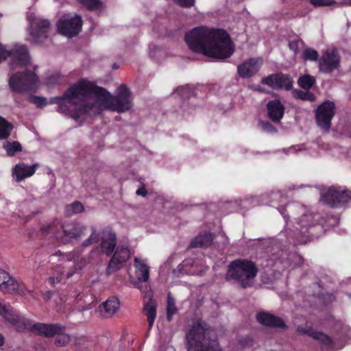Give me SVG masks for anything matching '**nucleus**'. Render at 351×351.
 Returning <instances> with one entry per match:
<instances>
[{
    "label": "nucleus",
    "instance_id": "obj_1",
    "mask_svg": "<svg viewBox=\"0 0 351 351\" xmlns=\"http://www.w3.org/2000/svg\"><path fill=\"white\" fill-rule=\"evenodd\" d=\"M184 40L190 49L208 57L226 59L234 51L230 35L220 29L195 27L186 33Z\"/></svg>",
    "mask_w": 351,
    "mask_h": 351
},
{
    "label": "nucleus",
    "instance_id": "obj_2",
    "mask_svg": "<svg viewBox=\"0 0 351 351\" xmlns=\"http://www.w3.org/2000/svg\"><path fill=\"white\" fill-rule=\"evenodd\" d=\"M88 95V115L99 114L104 110L121 113L129 110L132 106V99L130 89L121 84L115 96H112L104 88L89 82Z\"/></svg>",
    "mask_w": 351,
    "mask_h": 351
},
{
    "label": "nucleus",
    "instance_id": "obj_3",
    "mask_svg": "<svg viewBox=\"0 0 351 351\" xmlns=\"http://www.w3.org/2000/svg\"><path fill=\"white\" fill-rule=\"evenodd\" d=\"M89 82L82 80L71 86L62 97L51 99V103L58 104V111L77 120L88 115Z\"/></svg>",
    "mask_w": 351,
    "mask_h": 351
},
{
    "label": "nucleus",
    "instance_id": "obj_4",
    "mask_svg": "<svg viewBox=\"0 0 351 351\" xmlns=\"http://www.w3.org/2000/svg\"><path fill=\"white\" fill-rule=\"evenodd\" d=\"M0 315L5 321L14 326L18 331L21 332L24 329H28L31 332L45 337H53L56 335L61 334L65 329L64 326L58 324L36 323L32 325L29 321L19 317L9 304L1 302H0Z\"/></svg>",
    "mask_w": 351,
    "mask_h": 351
},
{
    "label": "nucleus",
    "instance_id": "obj_5",
    "mask_svg": "<svg viewBox=\"0 0 351 351\" xmlns=\"http://www.w3.org/2000/svg\"><path fill=\"white\" fill-rule=\"evenodd\" d=\"M187 351H221L213 330L202 321H198L186 334Z\"/></svg>",
    "mask_w": 351,
    "mask_h": 351
},
{
    "label": "nucleus",
    "instance_id": "obj_6",
    "mask_svg": "<svg viewBox=\"0 0 351 351\" xmlns=\"http://www.w3.org/2000/svg\"><path fill=\"white\" fill-rule=\"evenodd\" d=\"M258 271V267L254 262L239 258L230 263L226 278L228 281L234 280L241 287L246 289L253 285Z\"/></svg>",
    "mask_w": 351,
    "mask_h": 351
},
{
    "label": "nucleus",
    "instance_id": "obj_7",
    "mask_svg": "<svg viewBox=\"0 0 351 351\" xmlns=\"http://www.w3.org/2000/svg\"><path fill=\"white\" fill-rule=\"evenodd\" d=\"M29 21V40L38 44L43 43L49 36L51 29V23L47 19L36 16L34 14L28 15Z\"/></svg>",
    "mask_w": 351,
    "mask_h": 351
},
{
    "label": "nucleus",
    "instance_id": "obj_8",
    "mask_svg": "<svg viewBox=\"0 0 351 351\" xmlns=\"http://www.w3.org/2000/svg\"><path fill=\"white\" fill-rule=\"evenodd\" d=\"M37 83V76L30 71L14 73L9 80L10 88L17 93L32 91L36 89Z\"/></svg>",
    "mask_w": 351,
    "mask_h": 351
},
{
    "label": "nucleus",
    "instance_id": "obj_9",
    "mask_svg": "<svg viewBox=\"0 0 351 351\" xmlns=\"http://www.w3.org/2000/svg\"><path fill=\"white\" fill-rule=\"evenodd\" d=\"M10 57V64L12 69L23 68L30 63L27 49L24 45H16L11 51H7L0 43V62Z\"/></svg>",
    "mask_w": 351,
    "mask_h": 351
},
{
    "label": "nucleus",
    "instance_id": "obj_10",
    "mask_svg": "<svg viewBox=\"0 0 351 351\" xmlns=\"http://www.w3.org/2000/svg\"><path fill=\"white\" fill-rule=\"evenodd\" d=\"M335 114V104L326 100L318 106L315 111L317 125L324 132H328L331 127V120Z\"/></svg>",
    "mask_w": 351,
    "mask_h": 351
},
{
    "label": "nucleus",
    "instance_id": "obj_11",
    "mask_svg": "<svg viewBox=\"0 0 351 351\" xmlns=\"http://www.w3.org/2000/svg\"><path fill=\"white\" fill-rule=\"evenodd\" d=\"M58 32L66 36L73 37L81 31L82 19L80 15L63 16L57 23Z\"/></svg>",
    "mask_w": 351,
    "mask_h": 351
},
{
    "label": "nucleus",
    "instance_id": "obj_12",
    "mask_svg": "<svg viewBox=\"0 0 351 351\" xmlns=\"http://www.w3.org/2000/svg\"><path fill=\"white\" fill-rule=\"evenodd\" d=\"M129 258L130 252L128 247L118 245L106 268V274L110 275L120 269Z\"/></svg>",
    "mask_w": 351,
    "mask_h": 351
},
{
    "label": "nucleus",
    "instance_id": "obj_13",
    "mask_svg": "<svg viewBox=\"0 0 351 351\" xmlns=\"http://www.w3.org/2000/svg\"><path fill=\"white\" fill-rule=\"evenodd\" d=\"M0 290L7 293H22L25 292V286L0 269Z\"/></svg>",
    "mask_w": 351,
    "mask_h": 351
},
{
    "label": "nucleus",
    "instance_id": "obj_14",
    "mask_svg": "<svg viewBox=\"0 0 351 351\" xmlns=\"http://www.w3.org/2000/svg\"><path fill=\"white\" fill-rule=\"evenodd\" d=\"M261 82L272 88H285L286 90L291 89L293 83L292 79L289 75L282 73L272 74L263 77L261 80Z\"/></svg>",
    "mask_w": 351,
    "mask_h": 351
},
{
    "label": "nucleus",
    "instance_id": "obj_15",
    "mask_svg": "<svg viewBox=\"0 0 351 351\" xmlns=\"http://www.w3.org/2000/svg\"><path fill=\"white\" fill-rule=\"evenodd\" d=\"M340 57L336 49L326 51L319 59V69L324 73H330L338 68Z\"/></svg>",
    "mask_w": 351,
    "mask_h": 351
},
{
    "label": "nucleus",
    "instance_id": "obj_16",
    "mask_svg": "<svg viewBox=\"0 0 351 351\" xmlns=\"http://www.w3.org/2000/svg\"><path fill=\"white\" fill-rule=\"evenodd\" d=\"M263 63L262 58H250L237 67L241 77H250L256 74Z\"/></svg>",
    "mask_w": 351,
    "mask_h": 351
},
{
    "label": "nucleus",
    "instance_id": "obj_17",
    "mask_svg": "<svg viewBox=\"0 0 351 351\" xmlns=\"http://www.w3.org/2000/svg\"><path fill=\"white\" fill-rule=\"evenodd\" d=\"M116 245V234L111 230H104L101 233L100 243L101 252L108 256H110L114 252Z\"/></svg>",
    "mask_w": 351,
    "mask_h": 351
},
{
    "label": "nucleus",
    "instance_id": "obj_18",
    "mask_svg": "<svg viewBox=\"0 0 351 351\" xmlns=\"http://www.w3.org/2000/svg\"><path fill=\"white\" fill-rule=\"evenodd\" d=\"M64 235L69 239H78L85 234L86 226L76 221L65 223L61 226Z\"/></svg>",
    "mask_w": 351,
    "mask_h": 351
},
{
    "label": "nucleus",
    "instance_id": "obj_19",
    "mask_svg": "<svg viewBox=\"0 0 351 351\" xmlns=\"http://www.w3.org/2000/svg\"><path fill=\"white\" fill-rule=\"evenodd\" d=\"M153 297L152 291L147 292L144 296L145 300H147L145 303L143 312L147 316L149 330H151L152 328L156 317V302L154 300Z\"/></svg>",
    "mask_w": 351,
    "mask_h": 351
},
{
    "label": "nucleus",
    "instance_id": "obj_20",
    "mask_svg": "<svg viewBox=\"0 0 351 351\" xmlns=\"http://www.w3.org/2000/svg\"><path fill=\"white\" fill-rule=\"evenodd\" d=\"M256 319L262 325L280 328H287L285 322L279 317L272 314L260 312L256 314Z\"/></svg>",
    "mask_w": 351,
    "mask_h": 351
},
{
    "label": "nucleus",
    "instance_id": "obj_21",
    "mask_svg": "<svg viewBox=\"0 0 351 351\" xmlns=\"http://www.w3.org/2000/svg\"><path fill=\"white\" fill-rule=\"evenodd\" d=\"M268 117L274 123H279L283 117L285 107L278 99L270 101L267 104Z\"/></svg>",
    "mask_w": 351,
    "mask_h": 351
},
{
    "label": "nucleus",
    "instance_id": "obj_22",
    "mask_svg": "<svg viewBox=\"0 0 351 351\" xmlns=\"http://www.w3.org/2000/svg\"><path fill=\"white\" fill-rule=\"evenodd\" d=\"M119 308L118 298L112 297L101 304L98 308L100 315L105 317H111Z\"/></svg>",
    "mask_w": 351,
    "mask_h": 351
},
{
    "label": "nucleus",
    "instance_id": "obj_23",
    "mask_svg": "<svg viewBox=\"0 0 351 351\" xmlns=\"http://www.w3.org/2000/svg\"><path fill=\"white\" fill-rule=\"evenodd\" d=\"M38 167V164L28 166L25 163H19L14 168L13 174L16 176L17 181H21L27 177L32 176Z\"/></svg>",
    "mask_w": 351,
    "mask_h": 351
},
{
    "label": "nucleus",
    "instance_id": "obj_24",
    "mask_svg": "<svg viewBox=\"0 0 351 351\" xmlns=\"http://www.w3.org/2000/svg\"><path fill=\"white\" fill-rule=\"evenodd\" d=\"M213 241V236L210 233L204 232L199 234L191 242L188 249L196 247H207L210 246Z\"/></svg>",
    "mask_w": 351,
    "mask_h": 351
},
{
    "label": "nucleus",
    "instance_id": "obj_25",
    "mask_svg": "<svg viewBox=\"0 0 351 351\" xmlns=\"http://www.w3.org/2000/svg\"><path fill=\"white\" fill-rule=\"evenodd\" d=\"M339 191L331 187L322 195V200L332 207L339 205Z\"/></svg>",
    "mask_w": 351,
    "mask_h": 351
},
{
    "label": "nucleus",
    "instance_id": "obj_26",
    "mask_svg": "<svg viewBox=\"0 0 351 351\" xmlns=\"http://www.w3.org/2000/svg\"><path fill=\"white\" fill-rule=\"evenodd\" d=\"M135 267L136 268V276L138 280L142 282H147L149 276L148 267L137 258L134 259Z\"/></svg>",
    "mask_w": 351,
    "mask_h": 351
},
{
    "label": "nucleus",
    "instance_id": "obj_27",
    "mask_svg": "<svg viewBox=\"0 0 351 351\" xmlns=\"http://www.w3.org/2000/svg\"><path fill=\"white\" fill-rule=\"evenodd\" d=\"M3 149L9 156H13L16 152L22 151V146L18 141H5L3 145Z\"/></svg>",
    "mask_w": 351,
    "mask_h": 351
},
{
    "label": "nucleus",
    "instance_id": "obj_28",
    "mask_svg": "<svg viewBox=\"0 0 351 351\" xmlns=\"http://www.w3.org/2000/svg\"><path fill=\"white\" fill-rule=\"evenodd\" d=\"M84 211V207L79 201H75L71 204L66 205L65 207V215L67 217H71L74 214L81 213Z\"/></svg>",
    "mask_w": 351,
    "mask_h": 351
},
{
    "label": "nucleus",
    "instance_id": "obj_29",
    "mask_svg": "<svg viewBox=\"0 0 351 351\" xmlns=\"http://www.w3.org/2000/svg\"><path fill=\"white\" fill-rule=\"evenodd\" d=\"M13 128L12 123L0 117V139H6Z\"/></svg>",
    "mask_w": 351,
    "mask_h": 351
},
{
    "label": "nucleus",
    "instance_id": "obj_30",
    "mask_svg": "<svg viewBox=\"0 0 351 351\" xmlns=\"http://www.w3.org/2000/svg\"><path fill=\"white\" fill-rule=\"evenodd\" d=\"M312 338L319 341L323 346L330 348L332 346L333 341L332 339L326 334L320 331H314L312 334Z\"/></svg>",
    "mask_w": 351,
    "mask_h": 351
},
{
    "label": "nucleus",
    "instance_id": "obj_31",
    "mask_svg": "<svg viewBox=\"0 0 351 351\" xmlns=\"http://www.w3.org/2000/svg\"><path fill=\"white\" fill-rule=\"evenodd\" d=\"M315 79L309 75H304L298 79V85L304 90H309L315 84Z\"/></svg>",
    "mask_w": 351,
    "mask_h": 351
},
{
    "label": "nucleus",
    "instance_id": "obj_32",
    "mask_svg": "<svg viewBox=\"0 0 351 351\" xmlns=\"http://www.w3.org/2000/svg\"><path fill=\"white\" fill-rule=\"evenodd\" d=\"M175 300L169 293L167 295V319L169 322L171 320L172 316L177 313Z\"/></svg>",
    "mask_w": 351,
    "mask_h": 351
},
{
    "label": "nucleus",
    "instance_id": "obj_33",
    "mask_svg": "<svg viewBox=\"0 0 351 351\" xmlns=\"http://www.w3.org/2000/svg\"><path fill=\"white\" fill-rule=\"evenodd\" d=\"M294 97L304 101H314L315 95L308 91H302L300 90H294L293 91Z\"/></svg>",
    "mask_w": 351,
    "mask_h": 351
},
{
    "label": "nucleus",
    "instance_id": "obj_34",
    "mask_svg": "<svg viewBox=\"0 0 351 351\" xmlns=\"http://www.w3.org/2000/svg\"><path fill=\"white\" fill-rule=\"evenodd\" d=\"M318 56L317 51L311 48L306 49L302 53V58L304 60L316 61Z\"/></svg>",
    "mask_w": 351,
    "mask_h": 351
},
{
    "label": "nucleus",
    "instance_id": "obj_35",
    "mask_svg": "<svg viewBox=\"0 0 351 351\" xmlns=\"http://www.w3.org/2000/svg\"><path fill=\"white\" fill-rule=\"evenodd\" d=\"M99 241V235L96 232L95 230L94 229L93 230L92 234L90 235V237L84 241L82 243V246L83 247H86L90 245H93L94 243H97Z\"/></svg>",
    "mask_w": 351,
    "mask_h": 351
},
{
    "label": "nucleus",
    "instance_id": "obj_36",
    "mask_svg": "<svg viewBox=\"0 0 351 351\" xmlns=\"http://www.w3.org/2000/svg\"><path fill=\"white\" fill-rule=\"evenodd\" d=\"M84 7L87 10L93 11L98 10L101 8V1H82Z\"/></svg>",
    "mask_w": 351,
    "mask_h": 351
},
{
    "label": "nucleus",
    "instance_id": "obj_37",
    "mask_svg": "<svg viewBox=\"0 0 351 351\" xmlns=\"http://www.w3.org/2000/svg\"><path fill=\"white\" fill-rule=\"evenodd\" d=\"M40 230L45 234H47L50 232L51 233H53V234H56V232H58V228H57V226L55 222H52L49 224H47V225H43L41 228H40Z\"/></svg>",
    "mask_w": 351,
    "mask_h": 351
},
{
    "label": "nucleus",
    "instance_id": "obj_38",
    "mask_svg": "<svg viewBox=\"0 0 351 351\" xmlns=\"http://www.w3.org/2000/svg\"><path fill=\"white\" fill-rule=\"evenodd\" d=\"M56 339V343L60 346H66L70 341V337L67 335L63 334V332L61 334H59Z\"/></svg>",
    "mask_w": 351,
    "mask_h": 351
},
{
    "label": "nucleus",
    "instance_id": "obj_39",
    "mask_svg": "<svg viewBox=\"0 0 351 351\" xmlns=\"http://www.w3.org/2000/svg\"><path fill=\"white\" fill-rule=\"evenodd\" d=\"M51 256H60L61 261H72L73 258V254L72 253H62L60 250H58Z\"/></svg>",
    "mask_w": 351,
    "mask_h": 351
},
{
    "label": "nucleus",
    "instance_id": "obj_40",
    "mask_svg": "<svg viewBox=\"0 0 351 351\" xmlns=\"http://www.w3.org/2000/svg\"><path fill=\"white\" fill-rule=\"evenodd\" d=\"M296 331L300 334L307 335L312 337V334L314 332L315 330L311 327H304L302 326H298L297 327Z\"/></svg>",
    "mask_w": 351,
    "mask_h": 351
},
{
    "label": "nucleus",
    "instance_id": "obj_41",
    "mask_svg": "<svg viewBox=\"0 0 351 351\" xmlns=\"http://www.w3.org/2000/svg\"><path fill=\"white\" fill-rule=\"evenodd\" d=\"M339 204H345L350 201L351 199L350 192L348 191H339Z\"/></svg>",
    "mask_w": 351,
    "mask_h": 351
},
{
    "label": "nucleus",
    "instance_id": "obj_42",
    "mask_svg": "<svg viewBox=\"0 0 351 351\" xmlns=\"http://www.w3.org/2000/svg\"><path fill=\"white\" fill-rule=\"evenodd\" d=\"M311 5L315 8L324 7V6H331L336 1H310Z\"/></svg>",
    "mask_w": 351,
    "mask_h": 351
},
{
    "label": "nucleus",
    "instance_id": "obj_43",
    "mask_svg": "<svg viewBox=\"0 0 351 351\" xmlns=\"http://www.w3.org/2000/svg\"><path fill=\"white\" fill-rule=\"evenodd\" d=\"M30 99H31L32 101L34 104H36L37 106H38V107H43L44 106H45L47 104L45 99L43 97L34 96V97H31Z\"/></svg>",
    "mask_w": 351,
    "mask_h": 351
},
{
    "label": "nucleus",
    "instance_id": "obj_44",
    "mask_svg": "<svg viewBox=\"0 0 351 351\" xmlns=\"http://www.w3.org/2000/svg\"><path fill=\"white\" fill-rule=\"evenodd\" d=\"M261 124H262L263 128L265 130H267L268 132H276V129L275 128V127H274L270 123L262 122Z\"/></svg>",
    "mask_w": 351,
    "mask_h": 351
},
{
    "label": "nucleus",
    "instance_id": "obj_45",
    "mask_svg": "<svg viewBox=\"0 0 351 351\" xmlns=\"http://www.w3.org/2000/svg\"><path fill=\"white\" fill-rule=\"evenodd\" d=\"M180 7L191 8L193 6L194 1H175Z\"/></svg>",
    "mask_w": 351,
    "mask_h": 351
},
{
    "label": "nucleus",
    "instance_id": "obj_46",
    "mask_svg": "<svg viewBox=\"0 0 351 351\" xmlns=\"http://www.w3.org/2000/svg\"><path fill=\"white\" fill-rule=\"evenodd\" d=\"M62 280V275L60 274L57 276H51L49 278V282L51 285H55L56 283L60 282Z\"/></svg>",
    "mask_w": 351,
    "mask_h": 351
},
{
    "label": "nucleus",
    "instance_id": "obj_47",
    "mask_svg": "<svg viewBox=\"0 0 351 351\" xmlns=\"http://www.w3.org/2000/svg\"><path fill=\"white\" fill-rule=\"evenodd\" d=\"M289 48L290 49L297 52L298 48V41H291L289 43Z\"/></svg>",
    "mask_w": 351,
    "mask_h": 351
},
{
    "label": "nucleus",
    "instance_id": "obj_48",
    "mask_svg": "<svg viewBox=\"0 0 351 351\" xmlns=\"http://www.w3.org/2000/svg\"><path fill=\"white\" fill-rule=\"evenodd\" d=\"M136 194L137 195H141V196H143V197H145L147 195V192L146 189L144 187H141V188L138 189L136 191Z\"/></svg>",
    "mask_w": 351,
    "mask_h": 351
},
{
    "label": "nucleus",
    "instance_id": "obj_49",
    "mask_svg": "<svg viewBox=\"0 0 351 351\" xmlns=\"http://www.w3.org/2000/svg\"><path fill=\"white\" fill-rule=\"evenodd\" d=\"M58 78H59V75H52L51 77H49L48 78V83L49 84H56V83H58Z\"/></svg>",
    "mask_w": 351,
    "mask_h": 351
},
{
    "label": "nucleus",
    "instance_id": "obj_50",
    "mask_svg": "<svg viewBox=\"0 0 351 351\" xmlns=\"http://www.w3.org/2000/svg\"><path fill=\"white\" fill-rule=\"evenodd\" d=\"M52 295H53V292L49 291H46L45 293H44L43 295L44 300L48 301L51 298Z\"/></svg>",
    "mask_w": 351,
    "mask_h": 351
},
{
    "label": "nucleus",
    "instance_id": "obj_51",
    "mask_svg": "<svg viewBox=\"0 0 351 351\" xmlns=\"http://www.w3.org/2000/svg\"><path fill=\"white\" fill-rule=\"evenodd\" d=\"M74 268H75L74 270L68 272V274L66 275L67 278H69L70 277H71L73 275V274L78 269V267L76 265L74 267ZM80 269V267H79V269Z\"/></svg>",
    "mask_w": 351,
    "mask_h": 351
},
{
    "label": "nucleus",
    "instance_id": "obj_52",
    "mask_svg": "<svg viewBox=\"0 0 351 351\" xmlns=\"http://www.w3.org/2000/svg\"><path fill=\"white\" fill-rule=\"evenodd\" d=\"M4 343V338L3 335L0 333V346H3Z\"/></svg>",
    "mask_w": 351,
    "mask_h": 351
},
{
    "label": "nucleus",
    "instance_id": "obj_53",
    "mask_svg": "<svg viewBox=\"0 0 351 351\" xmlns=\"http://www.w3.org/2000/svg\"><path fill=\"white\" fill-rule=\"evenodd\" d=\"M346 4L348 5H351V1H346Z\"/></svg>",
    "mask_w": 351,
    "mask_h": 351
}]
</instances>
